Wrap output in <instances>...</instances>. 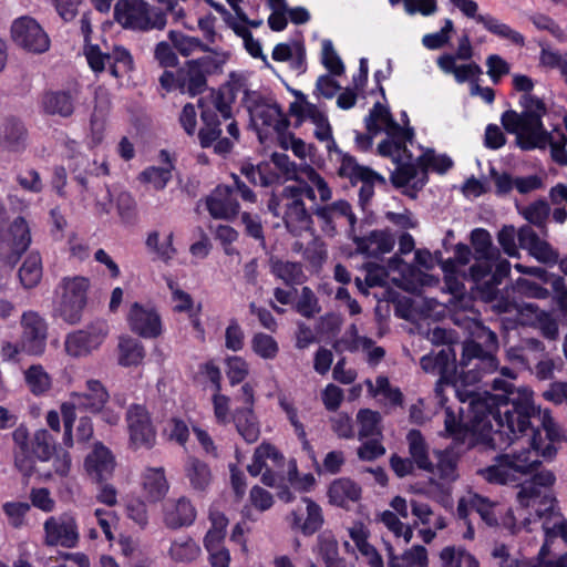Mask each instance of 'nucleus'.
<instances>
[{
    "label": "nucleus",
    "mask_w": 567,
    "mask_h": 567,
    "mask_svg": "<svg viewBox=\"0 0 567 567\" xmlns=\"http://www.w3.org/2000/svg\"><path fill=\"white\" fill-rule=\"evenodd\" d=\"M492 389L502 393L487 398L474 406V426L495 446L509 445L515 439L530 432L532 437L544 427L553 442L558 435L549 411L542 413L528 388H516L509 380L495 378Z\"/></svg>",
    "instance_id": "obj_1"
},
{
    "label": "nucleus",
    "mask_w": 567,
    "mask_h": 567,
    "mask_svg": "<svg viewBox=\"0 0 567 567\" xmlns=\"http://www.w3.org/2000/svg\"><path fill=\"white\" fill-rule=\"evenodd\" d=\"M307 507V518L302 525H300L301 532L305 535H312L319 530L323 524V516L320 506L308 497L302 498Z\"/></svg>",
    "instance_id": "obj_56"
},
{
    "label": "nucleus",
    "mask_w": 567,
    "mask_h": 567,
    "mask_svg": "<svg viewBox=\"0 0 567 567\" xmlns=\"http://www.w3.org/2000/svg\"><path fill=\"white\" fill-rule=\"evenodd\" d=\"M118 216L125 224H133L136 220V203L131 194L122 192L116 198Z\"/></svg>",
    "instance_id": "obj_61"
},
{
    "label": "nucleus",
    "mask_w": 567,
    "mask_h": 567,
    "mask_svg": "<svg viewBox=\"0 0 567 567\" xmlns=\"http://www.w3.org/2000/svg\"><path fill=\"white\" fill-rule=\"evenodd\" d=\"M519 214L528 221L527 225L537 227L543 237L548 236L547 221L550 215V206L547 200L537 199L519 209Z\"/></svg>",
    "instance_id": "obj_34"
},
{
    "label": "nucleus",
    "mask_w": 567,
    "mask_h": 567,
    "mask_svg": "<svg viewBox=\"0 0 567 567\" xmlns=\"http://www.w3.org/2000/svg\"><path fill=\"white\" fill-rule=\"evenodd\" d=\"M420 364L425 372L437 374L450 382L461 381L465 384L475 383L481 379L478 373L473 370L461 369L458 372L460 364H456V355L451 347L443 348L435 354L423 355Z\"/></svg>",
    "instance_id": "obj_9"
},
{
    "label": "nucleus",
    "mask_w": 567,
    "mask_h": 567,
    "mask_svg": "<svg viewBox=\"0 0 567 567\" xmlns=\"http://www.w3.org/2000/svg\"><path fill=\"white\" fill-rule=\"evenodd\" d=\"M117 349L118 364L123 367L138 365L145 357L143 344L131 337L120 338Z\"/></svg>",
    "instance_id": "obj_38"
},
{
    "label": "nucleus",
    "mask_w": 567,
    "mask_h": 567,
    "mask_svg": "<svg viewBox=\"0 0 567 567\" xmlns=\"http://www.w3.org/2000/svg\"><path fill=\"white\" fill-rule=\"evenodd\" d=\"M143 487L151 502L164 498L168 492V482L163 467H147L143 475Z\"/></svg>",
    "instance_id": "obj_33"
},
{
    "label": "nucleus",
    "mask_w": 567,
    "mask_h": 567,
    "mask_svg": "<svg viewBox=\"0 0 567 567\" xmlns=\"http://www.w3.org/2000/svg\"><path fill=\"white\" fill-rule=\"evenodd\" d=\"M497 260H487L483 262H475L470 267V278L476 284L481 290L483 298L493 300L498 295V285L508 276L511 265L507 260H502L496 264V269L493 272V266Z\"/></svg>",
    "instance_id": "obj_14"
},
{
    "label": "nucleus",
    "mask_w": 567,
    "mask_h": 567,
    "mask_svg": "<svg viewBox=\"0 0 567 567\" xmlns=\"http://www.w3.org/2000/svg\"><path fill=\"white\" fill-rule=\"evenodd\" d=\"M454 257L444 258L441 250L435 251L436 262L441 265L445 274H454L456 265L465 266L470 262L472 257L471 248L465 244H457L453 247Z\"/></svg>",
    "instance_id": "obj_45"
},
{
    "label": "nucleus",
    "mask_w": 567,
    "mask_h": 567,
    "mask_svg": "<svg viewBox=\"0 0 567 567\" xmlns=\"http://www.w3.org/2000/svg\"><path fill=\"white\" fill-rule=\"evenodd\" d=\"M295 309L298 313L308 319L313 318L321 311L319 300L309 287H303L301 289V295L295 306Z\"/></svg>",
    "instance_id": "obj_57"
},
{
    "label": "nucleus",
    "mask_w": 567,
    "mask_h": 567,
    "mask_svg": "<svg viewBox=\"0 0 567 567\" xmlns=\"http://www.w3.org/2000/svg\"><path fill=\"white\" fill-rule=\"evenodd\" d=\"M396 163L398 167L391 175V182L395 187H404L421 175L417 159L414 163L411 154L406 155V162L401 158Z\"/></svg>",
    "instance_id": "obj_48"
},
{
    "label": "nucleus",
    "mask_w": 567,
    "mask_h": 567,
    "mask_svg": "<svg viewBox=\"0 0 567 567\" xmlns=\"http://www.w3.org/2000/svg\"><path fill=\"white\" fill-rule=\"evenodd\" d=\"M228 59V52H214V55L187 60L175 70H165L158 78L159 86L165 93L177 91L189 97L202 95L208 89V78L221 74Z\"/></svg>",
    "instance_id": "obj_4"
},
{
    "label": "nucleus",
    "mask_w": 567,
    "mask_h": 567,
    "mask_svg": "<svg viewBox=\"0 0 567 567\" xmlns=\"http://www.w3.org/2000/svg\"><path fill=\"white\" fill-rule=\"evenodd\" d=\"M357 420L360 424L359 436L361 439L381 434V430L379 426L381 415L379 412L369 409L360 410L358 412Z\"/></svg>",
    "instance_id": "obj_55"
},
{
    "label": "nucleus",
    "mask_w": 567,
    "mask_h": 567,
    "mask_svg": "<svg viewBox=\"0 0 567 567\" xmlns=\"http://www.w3.org/2000/svg\"><path fill=\"white\" fill-rule=\"evenodd\" d=\"M85 384V391L72 392V398L76 399V405H80V410L94 414L101 412L110 398L106 388L95 379L87 380Z\"/></svg>",
    "instance_id": "obj_24"
},
{
    "label": "nucleus",
    "mask_w": 567,
    "mask_h": 567,
    "mask_svg": "<svg viewBox=\"0 0 567 567\" xmlns=\"http://www.w3.org/2000/svg\"><path fill=\"white\" fill-rule=\"evenodd\" d=\"M471 244L475 250V262L498 260L499 250L493 246L491 234L483 228H476L471 233Z\"/></svg>",
    "instance_id": "obj_36"
},
{
    "label": "nucleus",
    "mask_w": 567,
    "mask_h": 567,
    "mask_svg": "<svg viewBox=\"0 0 567 567\" xmlns=\"http://www.w3.org/2000/svg\"><path fill=\"white\" fill-rule=\"evenodd\" d=\"M206 206L213 218L226 220L234 219L240 208L233 188L227 185H218L206 198Z\"/></svg>",
    "instance_id": "obj_20"
},
{
    "label": "nucleus",
    "mask_w": 567,
    "mask_h": 567,
    "mask_svg": "<svg viewBox=\"0 0 567 567\" xmlns=\"http://www.w3.org/2000/svg\"><path fill=\"white\" fill-rule=\"evenodd\" d=\"M361 493L360 485L348 477H341L330 484L328 497L331 504L346 507L349 502H358Z\"/></svg>",
    "instance_id": "obj_28"
},
{
    "label": "nucleus",
    "mask_w": 567,
    "mask_h": 567,
    "mask_svg": "<svg viewBox=\"0 0 567 567\" xmlns=\"http://www.w3.org/2000/svg\"><path fill=\"white\" fill-rule=\"evenodd\" d=\"M433 453L436 458V463H434L435 473H437L442 480L454 481L457 477L456 457L454 453L447 450L434 451Z\"/></svg>",
    "instance_id": "obj_53"
},
{
    "label": "nucleus",
    "mask_w": 567,
    "mask_h": 567,
    "mask_svg": "<svg viewBox=\"0 0 567 567\" xmlns=\"http://www.w3.org/2000/svg\"><path fill=\"white\" fill-rule=\"evenodd\" d=\"M109 333L107 324L104 321H96L84 329L76 330L66 336L65 351L73 358L90 355L104 342Z\"/></svg>",
    "instance_id": "obj_12"
},
{
    "label": "nucleus",
    "mask_w": 567,
    "mask_h": 567,
    "mask_svg": "<svg viewBox=\"0 0 567 567\" xmlns=\"http://www.w3.org/2000/svg\"><path fill=\"white\" fill-rule=\"evenodd\" d=\"M197 105L202 109L200 118L203 121V126L198 132V140L200 146L203 148H207L220 137L221 122L219 120V115L215 111L209 107H204V101L202 99L198 100Z\"/></svg>",
    "instance_id": "obj_29"
},
{
    "label": "nucleus",
    "mask_w": 567,
    "mask_h": 567,
    "mask_svg": "<svg viewBox=\"0 0 567 567\" xmlns=\"http://www.w3.org/2000/svg\"><path fill=\"white\" fill-rule=\"evenodd\" d=\"M176 52L177 51L172 43L161 41L155 45L154 59L157 61L161 68H176L179 65V60Z\"/></svg>",
    "instance_id": "obj_60"
},
{
    "label": "nucleus",
    "mask_w": 567,
    "mask_h": 567,
    "mask_svg": "<svg viewBox=\"0 0 567 567\" xmlns=\"http://www.w3.org/2000/svg\"><path fill=\"white\" fill-rule=\"evenodd\" d=\"M114 19L123 29L138 32L162 31L167 24L166 12L144 0H117Z\"/></svg>",
    "instance_id": "obj_7"
},
{
    "label": "nucleus",
    "mask_w": 567,
    "mask_h": 567,
    "mask_svg": "<svg viewBox=\"0 0 567 567\" xmlns=\"http://www.w3.org/2000/svg\"><path fill=\"white\" fill-rule=\"evenodd\" d=\"M417 164L421 173V184L417 188H422L427 181L429 168L437 173H445L452 167L453 162L446 155H436L434 151L430 150L417 157Z\"/></svg>",
    "instance_id": "obj_40"
},
{
    "label": "nucleus",
    "mask_w": 567,
    "mask_h": 567,
    "mask_svg": "<svg viewBox=\"0 0 567 567\" xmlns=\"http://www.w3.org/2000/svg\"><path fill=\"white\" fill-rule=\"evenodd\" d=\"M322 63L334 75H341L344 71L343 63L330 40L322 42Z\"/></svg>",
    "instance_id": "obj_63"
},
{
    "label": "nucleus",
    "mask_w": 567,
    "mask_h": 567,
    "mask_svg": "<svg viewBox=\"0 0 567 567\" xmlns=\"http://www.w3.org/2000/svg\"><path fill=\"white\" fill-rule=\"evenodd\" d=\"M365 127L370 134H379L384 131L389 137L413 138V130L402 127L396 123L389 109L381 103H375L370 114L365 118Z\"/></svg>",
    "instance_id": "obj_19"
},
{
    "label": "nucleus",
    "mask_w": 567,
    "mask_h": 567,
    "mask_svg": "<svg viewBox=\"0 0 567 567\" xmlns=\"http://www.w3.org/2000/svg\"><path fill=\"white\" fill-rule=\"evenodd\" d=\"M553 502L554 499H549V506L545 509L547 515L543 523L547 542H551L558 536L564 539L567 538V520L559 513L555 512Z\"/></svg>",
    "instance_id": "obj_46"
},
{
    "label": "nucleus",
    "mask_w": 567,
    "mask_h": 567,
    "mask_svg": "<svg viewBox=\"0 0 567 567\" xmlns=\"http://www.w3.org/2000/svg\"><path fill=\"white\" fill-rule=\"evenodd\" d=\"M477 23L483 24L485 29L493 34L507 39L516 45L523 47L525 44L524 37L519 32L513 30L505 23H501L497 19L491 16H480L477 18Z\"/></svg>",
    "instance_id": "obj_47"
},
{
    "label": "nucleus",
    "mask_w": 567,
    "mask_h": 567,
    "mask_svg": "<svg viewBox=\"0 0 567 567\" xmlns=\"http://www.w3.org/2000/svg\"><path fill=\"white\" fill-rule=\"evenodd\" d=\"M353 244L359 252L378 258L393 249L395 238L389 230H372L369 234L360 230Z\"/></svg>",
    "instance_id": "obj_23"
},
{
    "label": "nucleus",
    "mask_w": 567,
    "mask_h": 567,
    "mask_svg": "<svg viewBox=\"0 0 567 567\" xmlns=\"http://www.w3.org/2000/svg\"><path fill=\"white\" fill-rule=\"evenodd\" d=\"M474 339L462 343L460 368L477 372L489 373L498 368V361L493 351L498 347V339L494 331L484 326H477L473 332Z\"/></svg>",
    "instance_id": "obj_6"
},
{
    "label": "nucleus",
    "mask_w": 567,
    "mask_h": 567,
    "mask_svg": "<svg viewBox=\"0 0 567 567\" xmlns=\"http://www.w3.org/2000/svg\"><path fill=\"white\" fill-rule=\"evenodd\" d=\"M529 447L519 451L503 453L495 457V463L478 471V474L492 484H509L532 475L540 465V445L533 436L529 440Z\"/></svg>",
    "instance_id": "obj_5"
},
{
    "label": "nucleus",
    "mask_w": 567,
    "mask_h": 567,
    "mask_svg": "<svg viewBox=\"0 0 567 567\" xmlns=\"http://www.w3.org/2000/svg\"><path fill=\"white\" fill-rule=\"evenodd\" d=\"M351 537L357 544L359 551L368 558V564L371 567H384L383 559L374 546L353 532L351 533Z\"/></svg>",
    "instance_id": "obj_64"
},
{
    "label": "nucleus",
    "mask_w": 567,
    "mask_h": 567,
    "mask_svg": "<svg viewBox=\"0 0 567 567\" xmlns=\"http://www.w3.org/2000/svg\"><path fill=\"white\" fill-rule=\"evenodd\" d=\"M271 271L287 286L300 285L305 277L299 262L271 260Z\"/></svg>",
    "instance_id": "obj_44"
},
{
    "label": "nucleus",
    "mask_w": 567,
    "mask_h": 567,
    "mask_svg": "<svg viewBox=\"0 0 567 567\" xmlns=\"http://www.w3.org/2000/svg\"><path fill=\"white\" fill-rule=\"evenodd\" d=\"M240 173L249 181V183L261 187H268L279 178L277 173L272 172L267 163H260L258 165L244 163L240 167Z\"/></svg>",
    "instance_id": "obj_39"
},
{
    "label": "nucleus",
    "mask_w": 567,
    "mask_h": 567,
    "mask_svg": "<svg viewBox=\"0 0 567 567\" xmlns=\"http://www.w3.org/2000/svg\"><path fill=\"white\" fill-rule=\"evenodd\" d=\"M410 458L419 470L435 474L434 463L430 460V447L419 430L412 429L406 434Z\"/></svg>",
    "instance_id": "obj_26"
},
{
    "label": "nucleus",
    "mask_w": 567,
    "mask_h": 567,
    "mask_svg": "<svg viewBox=\"0 0 567 567\" xmlns=\"http://www.w3.org/2000/svg\"><path fill=\"white\" fill-rule=\"evenodd\" d=\"M106 63L111 74L118 78L132 70L133 59L125 48L116 47L112 53L106 54Z\"/></svg>",
    "instance_id": "obj_51"
},
{
    "label": "nucleus",
    "mask_w": 567,
    "mask_h": 567,
    "mask_svg": "<svg viewBox=\"0 0 567 567\" xmlns=\"http://www.w3.org/2000/svg\"><path fill=\"white\" fill-rule=\"evenodd\" d=\"M128 323L133 332L143 338H156L162 332L159 315L134 302L128 313Z\"/></svg>",
    "instance_id": "obj_22"
},
{
    "label": "nucleus",
    "mask_w": 567,
    "mask_h": 567,
    "mask_svg": "<svg viewBox=\"0 0 567 567\" xmlns=\"http://www.w3.org/2000/svg\"><path fill=\"white\" fill-rule=\"evenodd\" d=\"M252 351L265 360H272L279 352L277 341L269 334L258 332L251 338Z\"/></svg>",
    "instance_id": "obj_54"
},
{
    "label": "nucleus",
    "mask_w": 567,
    "mask_h": 567,
    "mask_svg": "<svg viewBox=\"0 0 567 567\" xmlns=\"http://www.w3.org/2000/svg\"><path fill=\"white\" fill-rule=\"evenodd\" d=\"M412 140L391 137V140H384L378 145V152L382 156H391L395 162L402 158V153H406V142Z\"/></svg>",
    "instance_id": "obj_62"
},
{
    "label": "nucleus",
    "mask_w": 567,
    "mask_h": 567,
    "mask_svg": "<svg viewBox=\"0 0 567 567\" xmlns=\"http://www.w3.org/2000/svg\"><path fill=\"white\" fill-rule=\"evenodd\" d=\"M200 553L199 546L190 537L174 540L169 547V555L176 561L189 563L195 560Z\"/></svg>",
    "instance_id": "obj_50"
},
{
    "label": "nucleus",
    "mask_w": 567,
    "mask_h": 567,
    "mask_svg": "<svg viewBox=\"0 0 567 567\" xmlns=\"http://www.w3.org/2000/svg\"><path fill=\"white\" fill-rule=\"evenodd\" d=\"M28 130L24 124L16 118L8 117L0 127V147L11 153H20L25 150Z\"/></svg>",
    "instance_id": "obj_25"
},
{
    "label": "nucleus",
    "mask_w": 567,
    "mask_h": 567,
    "mask_svg": "<svg viewBox=\"0 0 567 567\" xmlns=\"http://www.w3.org/2000/svg\"><path fill=\"white\" fill-rule=\"evenodd\" d=\"M168 39L175 50L184 58H188L196 52L210 53L209 55H214V52H220L205 44L199 38L187 35L181 31L171 30Z\"/></svg>",
    "instance_id": "obj_32"
},
{
    "label": "nucleus",
    "mask_w": 567,
    "mask_h": 567,
    "mask_svg": "<svg viewBox=\"0 0 567 567\" xmlns=\"http://www.w3.org/2000/svg\"><path fill=\"white\" fill-rule=\"evenodd\" d=\"M442 567H480L477 559L464 548L444 547L440 553Z\"/></svg>",
    "instance_id": "obj_43"
},
{
    "label": "nucleus",
    "mask_w": 567,
    "mask_h": 567,
    "mask_svg": "<svg viewBox=\"0 0 567 567\" xmlns=\"http://www.w3.org/2000/svg\"><path fill=\"white\" fill-rule=\"evenodd\" d=\"M171 167H156L151 166L141 173V179L147 183H151L155 189L162 190L166 187L167 183L172 178V169Z\"/></svg>",
    "instance_id": "obj_59"
},
{
    "label": "nucleus",
    "mask_w": 567,
    "mask_h": 567,
    "mask_svg": "<svg viewBox=\"0 0 567 567\" xmlns=\"http://www.w3.org/2000/svg\"><path fill=\"white\" fill-rule=\"evenodd\" d=\"M470 507L473 512L480 515L482 520L487 526L496 527L498 525L496 503H493L488 498L475 494L470 498Z\"/></svg>",
    "instance_id": "obj_49"
},
{
    "label": "nucleus",
    "mask_w": 567,
    "mask_h": 567,
    "mask_svg": "<svg viewBox=\"0 0 567 567\" xmlns=\"http://www.w3.org/2000/svg\"><path fill=\"white\" fill-rule=\"evenodd\" d=\"M518 246L540 264L555 265L558 262L559 252L529 225L519 227Z\"/></svg>",
    "instance_id": "obj_17"
},
{
    "label": "nucleus",
    "mask_w": 567,
    "mask_h": 567,
    "mask_svg": "<svg viewBox=\"0 0 567 567\" xmlns=\"http://www.w3.org/2000/svg\"><path fill=\"white\" fill-rule=\"evenodd\" d=\"M519 228L516 229L513 225H505L501 228L497 234V241L501 245L503 251L509 257H519L518 240Z\"/></svg>",
    "instance_id": "obj_58"
},
{
    "label": "nucleus",
    "mask_w": 567,
    "mask_h": 567,
    "mask_svg": "<svg viewBox=\"0 0 567 567\" xmlns=\"http://www.w3.org/2000/svg\"><path fill=\"white\" fill-rule=\"evenodd\" d=\"M24 379L34 395L43 394L51 388V379L41 365H31L24 372Z\"/></svg>",
    "instance_id": "obj_52"
},
{
    "label": "nucleus",
    "mask_w": 567,
    "mask_h": 567,
    "mask_svg": "<svg viewBox=\"0 0 567 567\" xmlns=\"http://www.w3.org/2000/svg\"><path fill=\"white\" fill-rule=\"evenodd\" d=\"M73 173L74 179L83 187L84 190H89L90 178L107 176L110 174V169L106 161L99 163L96 159L80 157Z\"/></svg>",
    "instance_id": "obj_31"
},
{
    "label": "nucleus",
    "mask_w": 567,
    "mask_h": 567,
    "mask_svg": "<svg viewBox=\"0 0 567 567\" xmlns=\"http://www.w3.org/2000/svg\"><path fill=\"white\" fill-rule=\"evenodd\" d=\"M523 107L522 113L513 110L503 113L504 128L516 135V143L522 150H545L549 146L551 159L560 166H567V136L561 130L547 132L544 128L542 117L547 113L544 101L526 95L523 97Z\"/></svg>",
    "instance_id": "obj_3"
},
{
    "label": "nucleus",
    "mask_w": 567,
    "mask_h": 567,
    "mask_svg": "<svg viewBox=\"0 0 567 567\" xmlns=\"http://www.w3.org/2000/svg\"><path fill=\"white\" fill-rule=\"evenodd\" d=\"M44 544L74 548L79 542V530L75 517L70 513L50 516L43 525Z\"/></svg>",
    "instance_id": "obj_15"
},
{
    "label": "nucleus",
    "mask_w": 567,
    "mask_h": 567,
    "mask_svg": "<svg viewBox=\"0 0 567 567\" xmlns=\"http://www.w3.org/2000/svg\"><path fill=\"white\" fill-rule=\"evenodd\" d=\"M42 109L48 115L70 117L75 110L74 96L69 91H50L42 96Z\"/></svg>",
    "instance_id": "obj_27"
},
{
    "label": "nucleus",
    "mask_w": 567,
    "mask_h": 567,
    "mask_svg": "<svg viewBox=\"0 0 567 567\" xmlns=\"http://www.w3.org/2000/svg\"><path fill=\"white\" fill-rule=\"evenodd\" d=\"M12 440L14 466L24 477L34 473L45 478H51L53 474L65 477L70 473V453L56 443L48 430H37L30 436L27 426L20 425L13 431Z\"/></svg>",
    "instance_id": "obj_2"
},
{
    "label": "nucleus",
    "mask_w": 567,
    "mask_h": 567,
    "mask_svg": "<svg viewBox=\"0 0 567 567\" xmlns=\"http://www.w3.org/2000/svg\"><path fill=\"white\" fill-rule=\"evenodd\" d=\"M185 472L194 489L204 491L212 481V473L208 465L198 458H188L185 465Z\"/></svg>",
    "instance_id": "obj_42"
},
{
    "label": "nucleus",
    "mask_w": 567,
    "mask_h": 567,
    "mask_svg": "<svg viewBox=\"0 0 567 567\" xmlns=\"http://www.w3.org/2000/svg\"><path fill=\"white\" fill-rule=\"evenodd\" d=\"M89 287L90 282L84 277L64 278L59 285L54 315L69 324L79 323L86 306Z\"/></svg>",
    "instance_id": "obj_8"
},
{
    "label": "nucleus",
    "mask_w": 567,
    "mask_h": 567,
    "mask_svg": "<svg viewBox=\"0 0 567 567\" xmlns=\"http://www.w3.org/2000/svg\"><path fill=\"white\" fill-rule=\"evenodd\" d=\"M11 34L14 43L28 52L40 54L50 48V38L38 21L21 17L13 21Z\"/></svg>",
    "instance_id": "obj_13"
},
{
    "label": "nucleus",
    "mask_w": 567,
    "mask_h": 567,
    "mask_svg": "<svg viewBox=\"0 0 567 567\" xmlns=\"http://www.w3.org/2000/svg\"><path fill=\"white\" fill-rule=\"evenodd\" d=\"M234 422L238 433L247 443L252 444L258 441L260 429L252 409H237L234 415Z\"/></svg>",
    "instance_id": "obj_35"
},
{
    "label": "nucleus",
    "mask_w": 567,
    "mask_h": 567,
    "mask_svg": "<svg viewBox=\"0 0 567 567\" xmlns=\"http://www.w3.org/2000/svg\"><path fill=\"white\" fill-rule=\"evenodd\" d=\"M31 243L29 226L23 217H17L8 229L0 223V262L13 267Z\"/></svg>",
    "instance_id": "obj_10"
},
{
    "label": "nucleus",
    "mask_w": 567,
    "mask_h": 567,
    "mask_svg": "<svg viewBox=\"0 0 567 567\" xmlns=\"http://www.w3.org/2000/svg\"><path fill=\"white\" fill-rule=\"evenodd\" d=\"M281 197L287 200L284 221L292 233L295 230H310L313 225L311 214L307 210L303 199L299 197L298 189L286 186Z\"/></svg>",
    "instance_id": "obj_18"
},
{
    "label": "nucleus",
    "mask_w": 567,
    "mask_h": 567,
    "mask_svg": "<svg viewBox=\"0 0 567 567\" xmlns=\"http://www.w3.org/2000/svg\"><path fill=\"white\" fill-rule=\"evenodd\" d=\"M86 474L96 483L109 481L114 473L116 461L112 451L102 442H95L84 458Z\"/></svg>",
    "instance_id": "obj_16"
},
{
    "label": "nucleus",
    "mask_w": 567,
    "mask_h": 567,
    "mask_svg": "<svg viewBox=\"0 0 567 567\" xmlns=\"http://www.w3.org/2000/svg\"><path fill=\"white\" fill-rule=\"evenodd\" d=\"M196 511L188 499L181 497L172 506L167 507L164 515V523L168 528L177 529L193 524Z\"/></svg>",
    "instance_id": "obj_30"
},
{
    "label": "nucleus",
    "mask_w": 567,
    "mask_h": 567,
    "mask_svg": "<svg viewBox=\"0 0 567 567\" xmlns=\"http://www.w3.org/2000/svg\"><path fill=\"white\" fill-rule=\"evenodd\" d=\"M256 117L268 127H272L279 135H284L289 126V120L278 104H266L256 111Z\"/></svg>",
    "instance_id": "obj_37"
},
{
    "label": "nucleus",
    "mask_w": 567,
    "mask_h": 567,
    "mask_svg": "<svg viewBox=\"0 0 567 567\" xmlns=\"http://www.w3.org/2000/svg\"><path fill=\"white\" fill-rule=\"evenodd\" d=\"M42 278V260L38 252H31L19 269V279L27 289L35 287Z\"/></svg>",
    "instance_id": "obj_41"
},
{
    "label": "nucleus",
    "mask_w": 567,
    "mask_h": 567,
    "mask_svg": "<svg viewBox=\"0 0 567 567\" xmlns=\"http://www.w3.org/2000/svg\"><path fill=\"white\" fill-rule=\"evenodd\" d=\"M22 348L31 354L43 352L47 339V323L37 312H25L22 316Z\"/></svg>",
    "instance_id": "obj_21"
},
{
    "label": "nucleus",
    "mask_w": 567,
    "mask_h": 567,
    "mask_svg": "<svg viewBox=\"0 0 567 567\" xmlns=\"http://www.w3.org/2000/svg\"><path fill=\"white\" fill-rule=\"evenodd\" d=\"M128 443L133 450H151L156 443V429L151 414L142 404H132L126 411Z\"/></svg>",
    "instance_id": "obj_11"
}]
</instances>
